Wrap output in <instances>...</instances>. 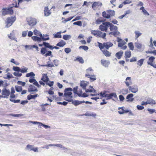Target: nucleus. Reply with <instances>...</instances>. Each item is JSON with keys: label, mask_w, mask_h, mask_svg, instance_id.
Listing matches in <instances>:
<instances>
[{"label": "nucleus", "mask_w": 156, "mask_h": 156, "mask_svg": "<svg viewBox=\"0 0 156 156\" xmlns=\"http://www.w3.org/2000/svg\"><path fill=\"white\" fill-rule=\"evenodd\" d=\"M109 22H103L102 24L99 26V29L101 31L107 32L108 28L109 27Z\"/></svg>", "instance_id": "obj_1"}, {"label": "nucleus", "mask_w": 156, "mask_h": 156, "mask_svg": "<svg viewBox=\"0 0 156 156\" xmlns=\"http://www.w3.org/2000/svg\"><path fill=\"white\" fill-rule=\"evenodd\" d=\"M16 20V18L15 17H11L8 18L7 19L5 27L8 28L11 26Z\"/></svg>", "instance_id": "obj_2"}, {"label": "nucleus", "mask_w": 156, "mask_h": 156, "mask_svg": "<svg viewBox=\"0 0 156 156\" xmlns=\"http://www.w3.org/2000/svg\"><path fill=\"white\" fill-rule=\"evenodd\" d=\"M73 89L71 88H67L65 89L64 90V93L63 97L66 98L67 97L70 98H72L73 97L71 96L72 93L71 92L72 91Z\"/></svg>", "instance_id": "obj_3"}, {"label": "nucleus", "mask_w": 156, "mask_h": 156, "mask_svg": "<svg viewBox=\"0 0 156 156\" xmlns=\"http://www.w3.org/2000/svg\"><path fill=\"white\" fill-rule=\"evenodd\" d=\"M2 10V14L3 16H5L9 14H12L13 12V10L11 8H9L8 9L3 8Z\"/></svg>", "instance_id": "obj_4"}, {"label": "nucleus", "mask_w": 156, "mask_h": 156, "mask_svg": "<svg viewBox=\"0 0 156 156\" xmlns=\"http://www.w3.org/2000/svg\"><path fill=\"white\" fill-rule=\"evenodd\" d=\"M1 94L4 96V98H8L10 94V90L6 88H4L2 90Z\"/></svg>", "instance_id": "obj_5"}, {"label": "nucleus", "mask_w": 156, "mask_h": 156, "mask_svg": "<svg viewBox=\"0 0 156 156\" xmlns=\"http://www.w3.org/2000/svg\"><path fill=\"white\" fill-rule=\"evenodd\" d=\"M27 22L29 26L33 27L37 24V21L35 18H30L27 20Z\"/></svg>", "instance_id": "obj_6"}, {"label": "nucleus", "mask_w": 156, "mask_h": 156, "mask_svg": "<svg viewBox=\"0 0 156 156\" xmlns=\"http://www.w3.org/2000/svg\"><path fill=\"white\" fill-rule=\"evenodd\" d=\"M34 34L40 36L41 37L43 41H45L47 40H49V37H48L47 38H44V36H43L42 35L41 33L40 32L38 31L37 30L35 29L34 30Z\"/></svg>", "instance_id": "obj_7"}, {"label": "nucleus", "mask_w": 156, "mask_h": 156, "mask_svg": "<svg viewBox=\"0 0 156 156\" xmlns=\"http://www.w3.org/2000/svg\"><path fill=\"white\" fill-rule=\"evenodd\" d=\"M102 34V32L99 30H98L95 36L97 37H100L104 39H105L106 35V33H104L103 34Z\"/></svg>", "instance_id": "obj_8"}, {"label": "nucleus", "mask_w": 156, "mask_h": 156, "mask_svg": "<svg viewBox=\"0 0 156 156\" xmlns=\"http://www.w3.org/2000/svg\"><path fill=\"white\" fill-rule=\"evenodd\" d=\"M28 91L29 92H30L31 94H33L34 93L32 92H37L38 91V90L37 88L34 86L30 85L29 86V87L28 89Z\"/></svg>", "instance_id": "obj_9"}, {"label": "nucleus", "mask_w": 156, "mask_h": 156, "mask_svg": "<svg viewBox=\"0 0 156 156\" xmlns=\"http://www.w3.org/2000/svg\"><path fill=\"white\" fill-rule=\"evenodd\" d=\"M133 94H128L126 97V99H127V101L129 102H132L134 100V98L133 97Z\"/></svg>", "instance_id": "obj_10"}, {"label": "nucleus", "mask_w": 156, "mask_h": 156, "mask_svg": "<svg viewBox=\"0 0 156 156\" xmlns=\"http://www.w3.org/2000/svg\"><path fill=\"white\" fill-rule=\"evenodd\" d=\"M86 71L87 73L85 74V76H88H88H94V75H92L93 70L90 67L87 69L86 70Z\"/></svg>", "instance_id": "obj_11"}, {"label": "nucleus", "mask_w": 156, "mask_h": 156, "mask_svg": "<svg viewBox=\"0 0 156 156\" xmlns=\"http://www.w3.org/2000/svg\"><path fill=\"white\" fill-rule=\"evenodd\" d=\"M101 64L105 67H108L109 65L110 62L108 60H106L104 59L101 60Z\"/></svg>", "instance_id": "obj_12"}, {"label": "nucleus", "mask_w": 156, "mask_h": 156, "mask_svg": "<svg viewBox=\"0 0 156 156\" xmlns=\"http://www.w3.org/2000/svg\"><path fill=\"white\" fill-rule=\"evenodd\" d=\"M113 97L115 98H117V96L115 93H112L107 94V96L106 98V100L111 99Z\"/></svg>", "instance_id": "obj_13"}, {"label": "nucleus", "mask_w": 156, "mask_h": 156, "mask_svg": "<svg viewBox=\"0 0 156 156\" xmlns=\"http://www.w3.org/2000/svg\"><path fill=\"white\" fill-rule=\"evenodd\" d=\"M109 27H110V30L111 31L118 30L117 27L114 26L113 24L109 22Z\"/></svg>", "instance_id": "obj_14"}, {"label": "nucleus", "mask_w": 156, "mask_h": 156, "mask_svg": "<svg viewBox=\"0 0 156 156\" xmlns=\"http://www.w3.org/2000/svg\"><path fill=\"white\" fill-rule=\"evenodd\" d=\"M44 13L45 16H48L51 14V12L50 10H49L48 7L47 6L44 8Z\"/></svg>", "instance_id": "obj_15"}, {"label": "nucleus", "mask_w": 156, "mask_h": 156, "mask_svg": "<svg viewBox=\"0 0 156 156\" xmlns=\"http://www.w3.org/2000/svg\"><path fill=\"white\" fill-rule=\"evenodd\" d=\"M104 46L107 49H108L109 48L113 45V44L111 42H108L104 43Z\"/></svg>", "instance_id": "obj_16"}, {"label": "nucleus", "mask_w": 156, "mask_h": 156, "mask_svg": "<svg viewBox=\"0 0 156 156\" xmlns=\"http://www.w3.org/2000/svg\"><path fill=\"white\" fill-rule=\"evenodd\" d=\"M88 84V83L87 82L82 81L80 83V85L83 89H86V87Z\"/></svg>", "instance_id": "obj_17"}, {"label": "nucleus", "mask_w": 156, "mask_h": 156, "mask_svg": "<svg viewBox=\"0 0 156 156\" xmlns=\"http://www.w3.org/2000/svg\"><path fill=\"white\" fill-rule=\"evenodd\" d=\"M47 75V74H44L43 75L42 78L41 79V80H42L43 82H45L46 83V82H48L49 80V79Z\"/></svg>", "instance_id": "obj_18"}, {"label": "nucleus", "mask_w": 156, "mask_h": 156, "mask_svg": "<svg viewBox=\"0 0 156 156\" xmlns=\"http://www.w3.org/2000/svg\"><path fill=\"white\" fill-rule=\"evenodd\" d=\"M129 89L131 92L133 93H136L138 90V89L137 87H132L130 86H129Z\"/></svg>", "instance_id": "obj_19"}, {"label": "nucleus", "mask_w": 156, "mask_h": 156, "mask_svg": "<svg viewBox=\"0 0 156 156\" xmlns=\"http://www.w3.org/2000/svg\"><path fill=\"white\" fill-rule=\"evenodd\" d=\"M131 77H127L126 78V81H125V83L127 86H129V85L131 84L132 82L131 81Z\"/></svg>", "instance_id": "obj_20"}, {"label": "nucleus", "mask_w": 156, "mask_h": 156, "mask_svg": "<svg viewBox=\"0 0 156 156\" xmlns=\"http://www.w3.org/2000/svg\"><path fill=\"white\" fill-rule=\"evenodd\" d=\"M32 39L35 41H37L38 42H41L42 40V38L40 37L36 36H33L32 37Z\"/></svg>", "instance_id": "obj_21"}, {"label": "nucleus", "mask_w": 156, "mask_h": 156, "mask_svg": "<svg viewBox=\"0 0 156 156\" xmlns=\"http://www.w3.org/2000/svg\"><path fill=\"white\" fill-rule=\"evenodd\" d=\"M155 58L154 57L152 56L150 57L148 59V61L147 62V63L148 65H152L153 64V62Z\"/></svg>", "instance_id": "obj_22"}, {"label": "nucleus", "mask_w": 156, "mask_h": 156, "mask_svg": "<svg viewBox=\"0 0 156 156\" xmlns=\"http://www.w3.org/2000/svg\"><path fill=\"white\" fill-rule=\"evenodd\" d=\"M38 94H36L34 95L30 94L27 96V98L28 100H30L31 99H35L37 96Z\"/></svg>", "instance_id": "obj_23"}, {"label": "nucleus", "mask_w": 156, "mask_h": 156, "mask_svg": "<svg viewBox=\"0 0 156 156\" xmlns=\"http://www.w3.org/2000/svg\"><path fill=\"white\" fill-rule=\"evenodd\" d=\"M123 53V51H120L116 53L115 54V56L118 58V59H120L121 58V57L122 56Z\"/></svg>", "instance_id": "obj_24"}, {"label": "nucleus", "mask_w": 156, "mask_h": 156, "mask_svg": "<svg viewBox=\"0 0 156 156\" xmlns=\"http://www.w3.org/2000/svg\"><path fill=\"white\" fill-rule=\"evenodd\" d=\"M108 91H104L103 92H101L99 94H98V95H100L101 97H105L107 98L108 94H107Z\"/></svg>", "instance_id": "obj_25"}, {"label": "nucleus", "mask_w": 156, "mask_h": 156, "mask_svg": "<svg viewBox=\"0 0 156 156\" xmlns=\"http://www.w3.org/2000/svg\"><path fill=\"white\" fill-rule=\"evenodd\" d=\"M135 47L138 49H141L142 47V45L138 41L134 43Z\"/></svg>", "instance_id": "obj_26"}, {"label": "nucleus", "mask_w": 156, "mask_h": 156, "mask_svg": "<svg viewBox=\"0 0 156 156\" xmlns=\"http://www.w3.org/2000/svg\"><path fill=\"white\" fill-rule=\"evenodd\" d=\"M82 115H85L87 116H93L94 117L96 116V114L95 113H93L91 112H86L84 114H83Z\"/></svg>", "instance_id": "obj_27"}, {"label": "nucleus", "mask_w": 156, "mask_h": 156, "mask_svg": "<svg viewBox=\"0 0 156 156\" xmlns=\"http://www.w3.org/2000/svg\"><path fill=\"white\" fill-rule=\"evenodd\" d=\"M101 51L103 54L106 57H109L111 56V53L110 52L106 50H102Z\"/></svg>", "instance_id": "obj_28"}, {"label": "nucleus", "mask_w": 156, "mask_h": 156, "mask_svg": "<svg viewBox=\"0 0 156 156\" xmlns=\"http://www.w3.org/2000/svg\"><path fill=\"white\" fill-rule=\"evenodd\" d=\"M66 44V43L63 40H62L56 44V46L60 47H63Z\"/></svg>", "instance_id": "obj_29"}, {"label": "nucleus", "mask_w": 156, "mask_h": 156, "mask_svg": "<svg viewBox=\"0 0 156 156\" xmlns=\"http://www.w3.org/2000/svg\"><path fill=\"white\" fill-rule=\"evenodd\" d=\"M147 102L148 104H152L153 105L155 104V101L151 98H149L147 100Z\"/></svg>", "instance_id": "obj_30"}, {"label": "nucleus", "mask_w": 156, "mask_h": 156, "mask_svg": "<svg viewBox=\"0 0 156 156\" xmlns=\"http://www.w3.org/2000/svg\"><path fill=\"white\" fill-rule=\"evenodd\" d=\"M107 12L108 15L110 16V18L111 16H114L115 15V12L114 10H107Z\"/></svg>", "instance_id": "obj_31"}, {"label": "nucleus", "mask_w": 156, "mask_h": 156, "mask_svg": "<svg viewBox=\"0 0 156 156\" xmlns=\"http://www.w3.org/2000/svg\"><path fill=\"white\" fill-rule=\"evenodd\" d=\"M134 33L135 34V38L136 39H137L142 34V33L139 31H135Z\"/></svg>", "instance_id": "obj_32"}, {"label": "nucleus", "mask_w": 156, "mask_h": 156, "mask_svg": "<svg viewBox=\"0 0 156 156\" xmlns=\"http://www.w3.org/2000/svg\"><path fill=\"white\" fill-rule=\"evenodd\" d=\"M62 33L61 31L58 32L56 34H53L54 37L55 38H61L62 37V35L61 34Z\"/></svg>", "instance_id": "obj_33"}, {"label": "nucleus", "mask_w": 156, "mask_h": 156, "mask_svg": "<svg viewBox=\"0 0 156 156\" xmlns=\"http://www.w3.org/2000/svg\"><path fill=\"white\" fill-rule=\"evenodd\" d=\"M102 5V3L100 2H94L92 5V7L93 8L97 6H101Z\"/></svg>", "instance_id": "obj_34"}, {"label": "nucleus", "mask_w": 156, "mask_h": 156, "mask_svg": "<svg viewBox=\"0 0 156 156\" xmlns=\"http://www.w3.org/2000/svg\"><path fill=\"white\" fill-rule=\"evenodd\" d=\"M125 57L129 58L131 57V53L130 51H126L125 53Z\"/></svg>", "instance_id": "obj_35"}, {"label": "nucleus", "mask_w": 156, "mask_h": 156, "mask_svg": "<svg viewBox=\"0 0 156 156\" xmlns=\"http://www.w3.org/2000/svg\"><path fill=\"white\" fill-rule=\"evenodd\" d=\"M128 46L130 50L132 51L133 50L134 47L132 42H130L128 43Z\"/></svg>", "instance_id": "obj_36"}, {"label": "nucleus", "mask_w": 156, "mask_h": 156, "mask_svg": "<svg viewBox=\"0 0 156 156\" xmlns=\"http://www.w3.org/2000/svg\"><path fill=\"white\" fill-rule=\"evenodd\" d=\"M71 37V36L70 35L66 34L63 36V38L64 40H68L70 39Z\"/></svg>", "instance_id": "obj_37"}, {"label": "nucleus", "mask_w": 156, "mask_h": 156, "mask_svg": "<svg viewBox=\"0 0 156 156\" xmlns=\"http://www.w3.org/2000/svg\"><path fill=\"white\" fill-rule=\"evenodd\" d=\"M8 36L10 39L12 40H14L17 42V40H16V38L15 37V36L14 35H12L11 33L10 34H8Z\"/></svg>", "instance_id": "obj_38"}, {"label": "nucleus", "mask_w": 156, "mask_h": 156, "mask_svg": "<svg viewBox=\"0 0 156 156\" xmlns=\"http://www.w3.org/2000/svg\"><path fill=\"white\" fill-rule=\"evenodd\" d=\"M40 66H42V67H52L54 66V65L52 63L51 64H49L47 65H41L40 64L38 65Z\"/></svg>", "instance_id": "obj_39"}, {"label": "nucleus", "mask_w": 156, "mask_h": 156, "mask_svg": "<svg viewBox=\"0 0 156 156\" xmlns=\"http://www.w3.org/2000/svg\"><path fill=\"white\" fill-rule=\"evenodd\" d=\"M102 16L104 18L109 19L110 18V16L108 15V14H107L106 12L105 11L102 12Z\"/></svg>", "instance_id": "obj_40"}, {"label": "nucleus", "mask_w": 156, "mask_h": 156, "mask_svg": "<svg viewBox=\"0 0 156 156\" xmlns=\"http://www.w3.org/2000/svg\"><path fill=\"white\" fill-rule=\"evenodd\" d=\"M76 60L78 61L80 63L82 64L84 62L83 59L81 57H79L76 58L75 59L74 61H76Z\"/></svg>", "instance_id": "obj_41"}, {"label": "nucleus", "mask_w": 156, "mask_h": 156, "mask_svg": "<svg viewBox=\"0 0 156 156\" xmlns=\"http://www.w3.org/2000/svg\"><path fill=\"white\" fill-rule=\"evenodd\" d=\"M72 104H73L75 106H77L80 104V101H78V100H75L73 101L72 100Z\"/></svg>", "instance_id": "obj_42"}, {"label": "nucleus", "mask_w": 156, "mask_h": 156, "mask_svg": "<svg viewBox=\"0 0 156 156\" xmlns=\"http://www.w3.org/2000/svg\"><path fill=\"white\" fill-rule=\"evenodd\" d=\"M144 60V59H141L139 60L137 62V64L140 66H141L143 64Z\"/></svg>", "instance_id": "obj_43"}, {"label": "nucleus", "mask_w": 156, "mask_h": 156, "mask_svg": "<svg viewBox=\"0 0 156 156\" xmlns=\"http://www.w3.org/2000/svg\"><path fill=\"white\" fill-rule=\"evenodd\" d=\"M15 88H16V91L17 92H20L22 91V87L21 86H16Z\"/></svg>", "instance_id": "obj_44"}, {"label": "nucleus", "mask_w": 156, "mask_h": 156, "mask_svg": "<svg viewBox=\"0 0 156 156\" xmlns=\"http://www.w3.org/2000/svg\"><path fill=\"white\" fill-rule=\"evenodd\" d=\"M27 70L28 69L27 67H25L23 68L20 69V72L23 73H26L27 72Z\"/></svg>", "instance_id": "obj_45"}, {"label": "nucleus", "mask_w": 156, "mask_h": 156, "mask_svg": "<svg viewBox=\"0 0 156 156\" xmlns=\"http://www.w3.org/2000/svg\"><path fill=\"white\" fill-rule=\"evenodd\" d=\"M35 75L34 74V73L33 72H32L29 73L27 74L26 76L27 77H30V76H33V78H34V76Z\"/></svg>", "instance_id": "obj_46"}, {"label": "nucleus", "mask_w": 156, "mask_h": 156, "mask_svg": "<svg viewBox=\"0 0 156 156\" xmlns=\"http://www.w3.org/2000/svg\"><path fill=\"white\" fill-rule=\"evenodd\" d=\"M47 52V51L46 48H41V52L42 54L43 55L44 54H45Z\"/></svg>", "instance_id": "obj_47"}, {"label": "nucleus", "mask_w": 156, "mask_h": 156, "mask_svg": "<svg viewBox=\"0 0 156 156\" xmlns=\"http://www.w3.org/2000/svg\"><path fill=\"white\" fill-rule=\"evenodd\" d=\"M120 93H121L123 94H126L128 93V90L127 89H122L120 91Z\"/></svg>", "instance_id": "obj_48"}, {"label": "nucleus", "mask_w": 156, "mask_h": 156, "mask_svg": "<svg viewBox=\"0 0 156 156\" xmlns=\"http://www.w3.org/2000/svg\"><path fill=\"white\" fill-rule=\"evenodd\" d=\"M79 49H82L85 51H87L88 49L89 48L87 46H80L79 47Z\"/></svg>", "instance_id": "obj_49"}, {"label": "nucleus", "mask_w": 156, "mask_h": 156, "mask_svg": "<svg viewBox=\"0 0 156 156\" xmlns=\"http://www.w3.org/2000/svg\"><path fill=\"white\" fill-rule=\"evenodd\" d=\"M98 43L99 48L101 50H103L102 49L105 48V46H104V43L102 44L101 43L98 42Z\"/></svg>", "instance_id": "obj_50"}, {"label": "nucleus", "mask_w": 156, "mask_h": 156, "mask_svg": "<svg viewBox=\"0 0 156 156\" xmlns=\"http://www.w3.org/2000/svg\"><path fill=\"white\" fill-rule=\"evenodd\" d=\"M126 43L124 41H122L121 42L119 43L118 44L119 47H122L126 44Z\"/></svg>", "instance_id": "obj_51"}, {"label": "nucleus", "mask_w": 156, "mask_h": 156, "mask_svg": "<svg viewBox=\"0 0 156 156\" xmlns=\"http://www.w3.org/2000/svg\"><path fill=\"white\" fill-rule=\"evenodd\" d=\"M12 69L14 71L17 72H20V69L19 67L17 66H13Z\"/></svg>", "instance_id": "obj_52"}, {"label": "nucleus", "mask_w": 156, "mask_h": 156, "mask_svg": "<svg viewBox=\"0 0 156 156\" xmlns=\"http://www.w3.org/2000/svg\"><path fill=\"white\" fill-rule=\"evenodd\" d=\"M46 84L51 87L53 85L54 82L51 81H49V82H46Z\"/></svg>", "instance_id": "obj_53"}, {"label": "nucleus", "mask_w": 156, "mask_h": 156, "mask_svg": "<svg viewBox=\"0 0 156 156\" xmlns=\"http://www.w3.org/2000/svg\"><path fill=\"white\" fill-rule=\"evenodd\" d=\"M47 53H46L44 55L46 57H47L50 56H52V52L50 51H47Z\"/></svg>", "instance_id": "obj_54"}, {"label": "nucleus", "mask_w": 156, "mask_h": 156, "mask_svg": "<svg viewBox=\"0 0 156 156\" xmlns=\"http://www.w3.org/2000/svg\"><path fill=\"white\" fill-rule=\"evenodd\" d=\"M74 25H77L80 26H82V22L81 21H78L73 23Z\"/></svg>", "instance_id": "obj_55"}, {"label": "nucleus", "mask_w": 156, "mask_h": 156, "mask_svg": "<svg viewBox=\"0 0 156 156\" xmlns=\"http://www.w3.org/2000/svg\"><path fill=\"white\" fill-rule=\"evenodd\" d=\"M43 45L45 47V48H49V46L50 45V44H49L48 43L46 42H43Z\"/></svg>", "instance_id": "obj_56"}, {"label": "nucleus", "mask_w": 156, "mask_h": 156, "mask_svg": "<svg viewBox=\"0 0 156 156\" xmlns=\"http://www.w3.org/2000/svg\"><path fill=\"white\" fill-rule=\"evenodd\" d=\"M17 83L19 85H21L23 86H24L26 84V83L25 82H22L20 81H18Z\"/></svg>", "instance_id": "obj_57"}, {"label": "nucleus", "mask_w": 156, "mask_h": 156, "mask_svg": "<svg viewBox=\"0 0 156 156\" xmlns=\"http://www.w3.org/2000/svg\"><path fill=\"white\" fill-rule=\"evenodd\" d=\"M13 75L15 76L20 77L21 76L22 74L21 73H20L19 72H14L13 73Z\"/></svg>", "instance_id": "obj_58"}, {"label": "nucleus", "mask_w": 156, "mask_h": 156, "mask_svg": "<svg viewBox=\"0 0 156 156\" xmlns=\"http://www.w3.org/2000/svg\"><path fill=\"white\" fill-rule=\"evenodd\" d=\"M41 126H43L44 127V128H50V126H48V125H46L45 124H43L41 123H39V126L40 127Z\"/></svg>", "instance_id": "obj_59"}, {"label": "nucleus", "mask_w": 156, "mask_h": 156, "mask_svg": "<svg viewBox=\"0 0 156 156\" xmlns=\"http://www.w3.org/2000/svg\"><path fill=\"white\" fill-rule=\"evenodd\" d=\"M147 111L149 112L150 114H152L154 112H155V109L148 108Z\"/></svg>", "instance_id": "obj_60"}, {"label": "nucleus", "mask_w": 156, "mask_h": 156, "mask_svg": "<svg viewBox=\"0 0 156 156\" xmlns=\"http://www.w3.org/2000/svg\"><path fill=\"white\" fill-rule=\"evenodd\" d=\"M65 52L66 53H69L71 51V49L69 48H66L64 50Z\"/></svg>", "instance_id": "obj_61"}, {"label": "nucleus", "mask_w": 156, "mask_h": 156, "mask_svg": "<svg viewBox=\"0 0 156 156\" xmlns=\"http://www.w3.org/2000/svg\"><path fill=\"white\" fill-rule=\"evenodd\" d=\"M27 147L28 149H29L30 150L32 151L34 147L32 145L28 144L27 145Z\"/></svg>", "instance_id": "obj_62"}, {"label": "nucleus", "mask_w": 156, "mask_h": 156, "mask_svg": "<svg viewBox=\"0 0 156 156\" xmlns=\"http://www.w3.org/2000/svg\"><path fill=\"white\" fill-rule=\"evenodd\" d=\"M136 108L138 110H143L144 108V107L140 105H137L136 106Z\"/></svg>", "instance_id": "obj_63"}, {"label": "nucleus", "mask_w": 156, "mask_h": 156, "mask_svg": "<svg viewBox=\"0 0 156 156\" xmlns=\"http://www.w3.org/2000/svg\"><path fill=\"white\" fill-rule=\"evenodd\" d=\"M119 98L120 101H123L125 99L124 97L122 95H120L119 96Z\"/></svg>", "instance_id": "obj_64"}]
</instances>
